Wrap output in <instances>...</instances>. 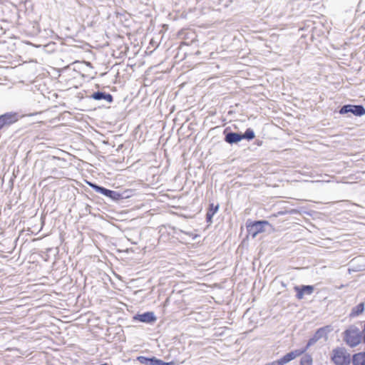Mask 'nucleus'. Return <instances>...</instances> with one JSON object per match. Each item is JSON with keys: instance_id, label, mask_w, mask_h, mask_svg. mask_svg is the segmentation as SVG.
I'll list each match as a JSON object with an SVG mask.
<instances>
[{"instance_id": "b1692460", "label": "nucleus", "mask_w": 365, "mask_h": 365, "mask_svg": "<svg viewBox=\"0 0 365 365\" xmlns=\"http://www.w3.org/2000/svg\"><path fill=\"white\" fill-rule=\"evenodd\" d=\"M161 365H175L174 361L165 362L161 360Z\"/></svg>"}, {"instance_id": "1a4fd4ad", "label": "nucleus", "mask_w": 365, "mask_h": 365, "mask_svg": "<svg viewBox=\"0 0 365 365\" xmlns=\"http://www.w3.org/2000/svg\"><path fill=\"white\" fill-rule=\"evenodd\" d=\"M305 352H306V349H304V348L295 349L294 351H292L286 354L284 356H283L279 360L282 365H284V364L289 363V361L294 360L297 357L300 356Z\"/></svg>"}, {"instance_id": "0eeeda50", "label": "nucleus", "mask_w": 365, "mask_h": 365, "mask_svg": "<svg viewBox=\"0 0 365 365\" xmlns=\"http://www.w3.org/2000/svg\"><path fill=\"white\" fill-rule=\"evenodd\" d=\"M224 140L230 144H237L242 140L241 132H233L229 128H226L223 131Z\"/></svg>"}, {"instance_id": "412c9836", "label": "nucleus", "mask_w": 365, "mask_h": 365, "mask_svg": "<svg viewBox=\"0 0 365 365\" xmlns=\"http://www.w3.org/2000/svg\"><path fill=\"white\" fill-rule=\"evenodd\" d=\"M287 213V211H279L278 212L277 214H273L272 215L269 217L272 218V217H277L279 215H284L285 214Z\"/></svg>"}, {"instance_id": "a211bd4d", "label": "nucleus", "mask_w": 365, "mask_h": 365, "mask_svg": "<svg viewBox=\"0 0 365 365\" xmlns=\"http://www.w3.org/2000/svg\"><path fill=\"white\" fill-rule=\"evenodd\" d=\"M106 197L113 200H119L122 199V195L118 192L110 190L108 194H107Z\"/></svg>"}, {"instance_id": "a878e982", "label": "nucleus", "mask_w": 365, "mask_h": 365, "mask_svg": "<svg viewBox=\"0 0 365 365\" xmlns=\"http://www.w3.org/2000/svg\"><path fill=\"white\" fill-rule=\"evenodd\" d=\"M168 28V24H162L161 25V31H163V29H165V30H167Z\"/></svg>"}, {"instance_id": "7c9ffc66", "label": "nucleus", "mask_w": 365, "mask_h": 365, "mask_svg": "<svg viewBox=\"0 0 365 365\" xmlns=\"http://www.w3.org/2000/svg\"><path fill=\"white\" fill-rule=\"evenodd\" d=\"M101 365H108V364L105 363V364H101Z\"/></svg>"}, {"instance_id": "f257e3e1", "label": "nucleus", "mask_w": 365, "mask_h": 365, "mask_svg": "<svg viewBox=\"0 0 365 365\" xmlns=\"http://www.w3.org/2000/svg\"><path fill=\"white\" fill-rule=\"evenodd\" d=\"M362 339V332L354 325L350 326L344 332V340L351 347L357 346Z\"/></svg>"}, {"instance_id": "cd10ccee", "label": "nucleus", "mask_w": 365, "mask_h": 365, "mask_svg": "<svg viewBox=\"0 0 365 365\" xmlns=\"http://www.w3.org/2000/svg\"><path fill=\"white\" fill-rule=\"evenodd\" d=\"M160 197H161V202L163 201V200L162 199V197H167V195H160Z\"/></svg>"}, {"instance_id": "20e7f679", "label": "nucleus", "mask_w": 365, "mask_h": 365, "mask_svg": "<svg viewBox=\"0 0 365 365\" xmlns=\"http://www.w3.org/2000/svg\"><path fill=\"white\" fill-rule=\"evenodd\" d=\"M351 113L354 116L361 117L365 115V107L363 105L345 104L339 108V113L345 115Z\"/></svg>"}, {"instance_id": "c85d7f7f", "label": "nucleus", "mask_w": 365, "mask_h": 365, "mask_svg": "<svg viewBox=\"0 0 365 365\" xmlns=\"http://www.w3.org/2000/svg\"><path fill=\"white\" fill-rule=\"evenodd\" d=\"M159 179H160V175H157L156 176V182H158L159 180Z\"/></svg>"}, {"instance_id": "c756f323", "label": "nucleus", "mask_w": 365, "mask_h": 365, "mask_svg": "<svg viewBox=\"0 0 365 365\" xmlns=\"http://www.w3.org/2000/svg\"><path fill=\"white\" fill-rule=\"evenodd\" d=\"M295 212H296V211H295L294 210H292L289 212V213H291V214H292V213H295Z\"/></svg>"}, {"instance_id": "2eb2a0df", "label": "nucleus", "mask_w": 365, "mask_h": 365, "mask_svg": "<svg viewBox=\"0 0 365 365\" xmlns=\"http://www.w3.org/2000/svg\"><path fill=\"white\" fill-rule=\"evenodd\" d=\"M88 185L92 188L96 192H98V193H101L105 196L107 195V194H108V192H109V189H107L104 187H102V186H100L96 183H93V182H87Z\"/></svg>"}, {"instance_id": "f03ea898", "label": "nucleus", "mask_w": 365, "mask_h": 365, "mask_svg": "<svg viewBox=\"0 0 365 365\" xmlns=\"http://www.w3.org/2000/svg\"><path fill=\"white\" fill-rule=\"evenodd\" d=\"M331 361L335 365H349L352 363V357L346 349L343 347H337L332 351Z\"/></svg>"}, {"instance_id": "9d476101", "label": "nucleus", "mask_w": 365, "mask_h": 365, "mask_svg": "<svg viewBox=\"0 0 365 365\" xmlns=\"http://www.w3.org/2000/svg\"><path fill=\"white\" fill-rule=\"evenodd\" d=\"M133 319L141 322L151 324L157 320V317L152 312H147L143 314H138L134 316Z\"/></svg>"}, {"instance_id": "9b49d317", "label": "nucleus", "mask_w": 365, "mask_h": 365, "mask_svg": "<svg viewBox=\"0 0 365 365\" xmlns=\"http://www.w3.org/2000/svg\"><path fill=\"white\" fill-rule=\"evenodd\" d=\"M91 98L96 101L104 100L110 103L113 101V97L111 94L103 91L94 92Z\"/></svg>"}, {"instance_id": "423d86ee", "label": "nucleus", "mask_w": 365, "mask_h": 365, "mask_svg": "<svg viewBox=\"0 0 365 365\" xmlns=\"http://www.w3.org/2000/svg\"><path fill=\"white\" fill-rule=\"evenodd\" d=\"M19 114L16 112H8L0 115V131L8 128L19 120Z\"/></svg>"}, {"instance_id": "aec40b11", "label": "nucleus", "mask_w": 365, "mask_h": 365, "mask_svg": "<svg viewBox=\"0 0 365 365\" xmlns=\"http://www.w3.org/2000/svg\"><path fill=\"white\" fill-rule=\"evenodd\" d=\"M148 365H160V359L155 357H151L149 359Z\"/></svg>"}, {"instance_id": "dca6fc26", "label": "nucleus", "mask_w": 365, "mask_h": 365, "mask_svg": "<svg viewBox=\"0 0 365 365\" xmlns=\"http://www.w3.org/2000/svg\"><path fill=\"white\" fill-rule=\"evenodd\" d=\"M241 137L242 140L245 139L250 141L255 138V133L252 128H248L245 130V133H241Z\"/></svg>"}, {"instance_id": "4468645a", "label": "nucleus", "mask_w": 365, "mask_h": 365, "mask_svg": "<svg viewBox=\"0 0 365 365\" xmlns=\"http://www.w3.org/2000/svg\"><path fill=\"white\" fill-rule=\"evenodd\" d=\"M365 304L364 302H361L356 306L354 307L351 309V313L349 314L350 317H355L360 314H361L364 312Z\"/></svg>"}, {"instance_id": "f3484780", "label": "nucleus", "mask_w": 365, "mask_h": 365, "mask_svg": "<svg viewBox=\"0 0 365 365\" xmlns=\"http://www.w3.org/2000/svg\"><path fill=\"white\" fill-rule=\"evenodd\" d=\"M313 359L310 354H304L300 359L299 365H313Z\"/></svg>"}, {"instance_id": "bb28decb", "label": "nucleus", "mask_w": 365, "mask_h": 365, "mask_svg": "<svg viewBox=\"0 0 365 365\" xmlns=\"http://www.w3.org/2000/svg\"><path fill=\"white\" fill-rule=\"evenodd\" d=\"M363 17H364V23H363V26H363V27L364 28V29H365V12H364V14H363Z\"/></svg>"}, {"instance_id": "6ab92c4d", "label": "nucleus", "mask_w": 365, "mask_h": 365, "mask_svg": "<svg viewBox=\"0 0 365 365\" xmlns=\"http://www.w3.org/2000/svg\"><path fill=\"white\" fill-rule=\"evenodd\" d=\"M149 359H150V358L145 357V356H140L138 357V361L140 364H145V365H148Z\"/></svg>"}, {"instance_id": "ddd939ff", "label": "nucleus", "mask_w": 365, "mask_h": 365, "mask_svg": "<svg viewBox=\"0 0 365 365\" xmlns=\"http://www.w3.org/2000/svg\"><path fill=\"white\" fill-rule=\"evenodd\" d=\"M353 365H365V351L356 353L352 356Z\"/></svg>"}, {"instance_id": "393cba45", "label": "nucleus", "mask_w": 365, "mask_h": 365, "mask_svg": "<svg viewBox=\"0 0 365 365\" xmlns=\"http://www.w3.org/2000/svg\"><path fill=\"white\" fill-rule=\"evenodd\" d=\"M155 168H149V173L153 175V178H155V175L154 173V170Z\"/></svg>"}, {"instance_id": "f8f14e48", "label": "nucleus", "mask_w": 365, "mask_h": 365, "mask_svg": "<svg viewBox=\"0 0 365 365\" xmlns=\"http://www.w3.org/2000/svg\"><path fill=\"white\" fill-rule=\"evenodd\" d=\"M219 207V204L214 205V203H210L209 205V207L206 213V222L207 223L212 222V217L215 215V214L218 211Z\"/></svg>"}, {"instance_id": "7ed1b4c3", "label": "nucleus", "mask_w": 365, "mask_h": 365, "mask_svg": "<svg viewBox=\"0 0 365 365\" xmlns=\"http://www.w3.org/2000/svg\"><path fill=\"white\" fill-rule=\"evenodd\" d=\"M269 222L266 220H256L247 222V230L249 235L255 238L259 233L264 231V226L268 225Z\"/></svg>"}, {"instance_id": "4be33fe9", "label": "nucleus", "mask_w": 365, "mask_h": 365, "mask_svg": "<svg viewBox=\"0 0 365 365\" xmlns=\"http://www.w3.org/2000/svg\"><path fill=\"white\" fill-rule=\"evenodd\" d=\"M163 147H164V145L161 148V150H163H163H164V156H165V158H166V160H167V163H168V165H166V168H167L168 167V165H169L170 159H169V158H168V153H167V150H166V149H165V148H163Z\"/></svg>"}, {"instance_id": "39448f33", "label": "nucleus", "mask_w": 365, "mask_h": 365, "mask_svg": "<svg viewBox=\"0 0 365 365\" xmlns=\"http://www.w3.org/2000/svg\"><path fill=\"white\" fill-rule=\"evenodd\" d=\"M332 330V328L330 325L324 326L318 329L314 335L309 339L307 345L304 349H306V351L309 349V346H313L315 343H317L319 339L324 338H327V334Z\"/></svg>"}, {"instance_id": "6e6552de", "label": "nucleus", "mask_w": 365, "mask_h": 365, "mask_svg": "<svg viewBox=\"0 0 365 365\" xmlns=\"http://www.w3.org/2000/svg\"><path fill=\"white\" fill-rule=\"evenodd\" d=\"M294 290L296 292L297 299H302L304 295H311L314 291L313 285H300L294 286Z\"/></svg>"}, {"instance_id": "5701e85b", "label": "nucleus", "mask_w": 365, "mask_h": 365, "mask_svg": "<svg viewBox=\"0 0 365 365\" xmlns=\"http://www.w3.org/2000/svg\"><path fill=\"white\" fill-rule=\"evenodd\" d=\"M265 365H282L279 360L273 361L272 362L267 363Z\"/></svg>"}]
</instances>
